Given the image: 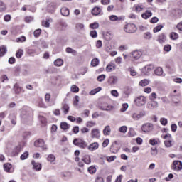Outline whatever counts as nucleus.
Masks as SVG:
<instances>
[{"label": "nucleus", "mask_w": 182, "mask_h": 182, "mask_svg": "<svg viewBox=\"0 0 182 182\" xmlns=\"http://www.w3.org/2000/svg\"><path fill=\"white\" fill-rule=\"evenodd\" d=\"M154 69V66L153 65H146L143 68V72L144 75H150V73Z\"/></svg>", "instance_id": "10"}, {"label": "nucleus", "mask_w": 182, "mask_h": 182, "mask_svg": "<svg viewBox=\"0 0 182 182\" xmlns=\"http://www.w3.org/2000/svg\"><path fill=\"white\" fill-rule=\"evenodd\" d=\"M48 11H49V12H54L55 10L56 9V4L55 3H50V4L48 5L47 7Z\"/></svg>", "instance_id": "20"}, {"label": "nucleus", "mask_w": 182, "mask_h": 182, "mask_svg": "<svg viewBox=\"0 0 182 182\" xmlns=\"http://www.w3.org/2000/svg\"><path fill=\"white\" fill-rule=\"evenodd\" d=\"M34 146L36 147H41V149H43V150H46V149H48L45 146V141L42 139H38L37 141H36L34 142Z\"/></svg>", "instance_id": "8"}, {"label": "nucleus", "mask_w": 182, "mask_h": 182, "mask_svg": "<svg viewBox=\"0 0 182 182\" xmlns=\"http://www.w3.org/2000/svg\"><path fill=\"white\" fill-rule=\"evenodd\" d=\"M41 32H42V30H41L39 28L36 30L33 33L35 38H38V36L41 35Z\"/></svg>", "instance_id": "59"}, {"label": "nucleus", "mask_w": 182, "mask_h": 182, "mask_svg": "<svg viewBox=\"0 0 182 182\" xmlns=\"http://www.w3.org/2000/svg\"><path fill=\"white\" fill-rule=\"evenodd\" d=\"M5 53H6V47L5 46H1L0 47V56L2 57L4 56V55H5Z\"/></svg>", "instance_id": "37"}, {"label": "nucleus", "mask_w": 182, "mask_h": 182, "mask_svg": "<svg viewBox=\"0 0 182 182\" xmlns=\"http://www.w3.org/2000/svg\"><path fill=\"white\" fill-rule=\"evenodd\" d=\"M90 28H91V29H97V28H99V23L95 22L91 23Z\"/></svg>", "instance_id": "45"}, {"label": "nucleus", "mask_w": 182, "mask_h": 182, "mask_svg": "<svg viewBox=\"0 0 182 182\" xmlns=\"http://www.w3.org/2000/svg\"><path fill=\"white\" fill-rule=\"evenodd\" d=\"M82 161L85 163V164H90L91 163L90 156H86L84 159H82Z\"/></svg>", "instance_id": "43"}, {"label": "nucleus", "mask_w": 182, "mask_h": 182, "mask_svg": "<svg viewBox=\"0 0 182 182\" xmlns=\"http://www.w3.org/2000/svg\"><path fill=\"white\" fill-rule=\"evenodd\" d=\"M106 79V75L105 74L100 75L97 77V80L98 82H103Z\"/></svg>", "instance_id": "49"}, {"label": "nucleus", "mask_w": 182, "mask_h": 182, "mask_svg": "<svg viewBox=\"0 0 182 182\" xmlns=\"http://www.w3.org/2000/svg\"><path fill=\"white\" fill-rule=\"evenodd\" d=\"M6 9V6L4 2L0 1V12H4Z\"/></svg>", "instance_id": "52"}, {"label": "nucleus", "mask_w": 182, "mask_h": 182, "mask_svg": "<svg viewBox=\"0 0 182 182\" xmlns=\"http://www.w3.org/2000/svg\"><path fill=\"white\" fill-rule=\"evenodd\" d=\"M168 121H167V119L166 118H161L160 119V123L162 124V126H167V123Z\"/></svg>", "instance_id": "54"}, {"label": "nucleus", "mask_w": 182, "mask_h": 182, "mask_svg": "<svg viewBox=\"0 0 182 182\" xmlns=\"http://www.w3.org/2000/svg\"><path fill=\"white\" fill-rule=\"evenodd\" d=\"M124 31L127 33H134L137 31V27L133 23H128L124 26Z\"/></svg>", "instance_id": "2"}, {"label": "nucleus", "mask_w": 182, "mask_h": 182, "mask_svg": "<svg viewBox=\"0 0 182 182\" xmlns=\"http://www.w3.org/2000/svg\"><path fill=\"white\" fill-rule=\"evenodd\" d=\"M22 119H29V114L27 113L25 110H23L21 114Z\"/></svg>", "instance_id": "40"}, {"label": "nucleus", "mask_w": 182, "mask_h": 182, "mask_svg": "<svg viewBox=\"0 0 182 182\" xmlns=\"http://www.w3.org/2000/svg\"><path fill=\"white\" fill-rule=\"evenodd\" d=\"M92 139H100V131L98 129H93L91 131Z\"/></svg>", "instance_id": "9"}, {"label": "nucleus", "mask_w": 182, "mask_h": 182, "mask_svg": "<svg viewBox=\"0 0 182 182\" xmlns=\"http://www.w3.org/2000/svg\"><path fill=\"white\" fill-rule=\"evenodd\" d=\"M70 90L73 93H77V92H79V87H77L76 85H72L71 88H70Z\"/></svg>", "instance_id": "44"}, {"label": "nucleus", "mask_w": 182, "mask_h": 182, "mask_svg": "<svg viewBox=\"0 0 182 182\" xmlns=\"http://www.w3.org/2000/svg\"><path fill=\"white\" fill-rule=\"evenodd\" d=\"M164 50L165 52H170V50H171V46L170 44L164 46Z\"/></svg>", "instance_id": "58"}, {"label": "nucleus", "mask_w": 182, "mask_h": 182, "mask_svg": "<svg viewBox=\"0 0 182 182\" xmlns=\"http://www.w3.org/2000/svg\"><path fill=\"white\" fill-rule=\"evenodd\" d=\"M103 38L105 39V41H111V39L113 38V35H112L110 32H106L103 34Z\"/></svg>", "instance_id": "25"}, {"label": "nucleus", "mask_w": 182, "mask_h": 182, "mask_svg": "<svg viewBox=\"0 0 182 182\" xmlns=\"http://www.w3.org/2000/svg\"><path fill=\"white\" fill-rule=\"evenodd\" d=\"M117 80H118L117 77L113 76L109 78V82L110 85H116V83H117Z\"/></svg>", "instance_id": "34"}, {"label": "nucleus", "mask_w": 182, "mask_h": 182, "mask_svg": "<svg viewBox=\"0 0 182 182\" xmlns=\"http://www.w3.org/2000/svg\"><path fill=\"white\" fill-rule=\"evenodd\" d=\"M90 35L91 38H97V32L96 30L91 31Z\"/></svg>", "instance_id": "57"}, {"label": "nucleus", "mask_w": 182, "mask_h": 182, "mask_svg": "<svg viewBox=\"0 0 182 182\" xmlns=\"http://www.w3.org/2000/svg\"><path fill=\"white\" fill-rule=\"evenodd\" d=\"M73 143L75 146L80 147V149H86L87 147V142L81 139H75Z\"/></svg>", "instance_id": "1"}, {"label": "nucleus", "mask_w": 182, "mask_h": 182, "mask_svg": "<svg viewBox=\"0 0 182 182\" xmlns=\"http://www.w3.org/2000/svg\"><path fill=\"white\" fill-rule=\"evenodd\" d=\"M49 22H50L49 19H47L46 21H43L42 26H45V28H49V26L50 25V23Z\"/></svg>", "instance_id": "46"}, {"label": "nucleus", "mask_w": 182, "mask_h": 182, "mask_svg": "<svg viewBox=\"0 0 182 182\" xmlns=\"http://www.w3.org/2000/svg\"><path fill=\"white\" fill-rule=\"evenodd\" d=\"M80 75H86L87 73V68L83 67L80 70Z\"/></svg>", "instance_id": "55"}, {"label": "nucleus", "mask_w": 182, "mask_h": 182, "mask_svg": "<svg viewBox=\"0 0 182 182\" xmlns=\"http://www.w3.org/2000/svg\"><path fill=\"white\" fill-rule=\"evenodd\" d=\"M153 16V13L151 11L146 10L145 13H143L141 15V17L143 19H149V18H151V16Z\"/></svg>", "instance_id": "17"}, {"label": "nucleus", "mask_w": 182, "mask_h": 182, "mask_svg": "<svg viewBox=\"0 0 182 182\" xmlns=\"http://www.w3.org/2000/svg\"><path fill=\"white\" fill-rule=\"evenodd\" d=\"M146 116V111H141L139 113L137 112H133L131 114L132 119L134 120L135 122H137L141 119V117H144Z\"/></svg>", "instance_id": "3"}, {"label": "nucleus", "mask_w": 182, "mask_h": 182, "mask_svg": "<svg viewBox=\"0 0 182 182\" xmlns=\"http://www.w3.org/2000/svg\"><path fill=\"white\" fill-rule=\"evenodd\" d=\"M146 107L149 109V110H156V109L159 108V102L157 101L151 100L147 103Z\"/></svg>", "instance_id": "7"}, {"label": "nucleus", "mask_w": 182, "mask_h": 182, "mask_svg": "<svg viewBox=\"0 0 182 182\" xmlns=\"http://www.w3.org/2000/svg\"><path fill=\"white\" fill-rule=\"evenodd\" d=\"M149 144L151 146H157V144H160V140L159 139H151L149 140Z\"/></svg>", "instance_id": "28"}, {"label": "nucleus", "mask_w": 182, "mask_h": 182, "mask_svg": "<svg viewBox=\"0 0 182 182\" xmlns=\"http://www.w3.org/2000/svg\"><path fill=\"white\" fill-rule=\"evenodd\" d=\"M129 109V105L127 103L122 105V108H121L120 112H126Z\"/></svg>", "instance_id": "61"}, {"label": "nucleus", "mask_w": 182, "mask_h": 182, "mask_svg": "<svg viewBox=\"0 0 182 182\" xmlns=\"http://www.w3.org/2000/svg\"><path fill=\"white\" fill-rule=\"evenodd\" d=\"M154 72L156 76H163V68L161 67L156 68Z\"/></svg>", "instance_id": "22"}, {"label": "nucleus", "mask_w": 182, "mask_h": 182, "mask_svg": "<svg viewBox=\"0 0 182 182\" xmlns=\"http://www.w3.org/2000/svg\"><path fill=\"white\" fill-rule=\"evenodd\" d=\"M158 42H159V43H164V42H166V41H167V37L166 36V34L164 33H161L159 36H158Z\"/></svg>", "instance_id": "15"}, {"label": "nucleus", "mask_w": 182, "mask_h": 182, "mask_svg": "<svg viewBox=\"0 0 182 182\" xmlns=\"http://www.w3.org/2000/svg\"><path fill=\"white\" fill-rule=\"evenodd\" d=\"M65 52L67 53H73V55H75L76 53V50L72 49L70 47H68L66 49H65Z\"/></svg>", "instance_id": "53"}, {"label": "nucleus", "mask_w": 182, "mask_h": 182, "mask_svg": "<svg viewBox=\"0 0 182 182\" xmlns=\"http://www.w3.org/2000/svg\"><path fill=\"white\" fill-rule=\"evenodd\" d=\"M135 134H136V132L134 131V129L130 128L128 132V136L129 137H134Z\"/></svg>", "instance_id": "39"}, {"label": "nucleus", "mask_w": 182, "mask_h": 182, "mask_svg": "<svg viewBox=\"0 0 182 182\" xmlns=\"http://www.w3.org/2000/svg\"><path fill=\"white\" fill-rule=\"evenodd\" d=\"M60 14L61 15H63V16H69V14H70L69 9L66 7H63L60 9Z\"/></svg>", "instance_id": "18"}, {"label": "nucleus", "mask_w": 182, "mask_h": 182, "mask_svg": "<svg viewBox=\"0 0 182 182\" xmlns=\"http://www.w3.org/2000/svg\"><path fill=\"white\" fill-rule=\"evenodd\" d=\"M112 132V129H110V126L107 125L103 129L104 136H110V133Z\"/></svg>", "instance_id": "19"}, {"label": "nucleus", "mask_w": 182, "mask_h": 182, "mask_svg": "<svg viewBox=\"0 0 182 182\" xmlns=\"http://www.w3.org/2000/svg\"><path fill=\"white\" fill-rule=\"evenodd\" d=\"M120 133H126L127 132V127L122 126L119 128Z\"/></svg>", "instance_id": "64"}, {"label": "nucleus", "mask_w": 182, "mask_h": 182, "mask_svg": "<svg viewBox=\"0 0 182 182\" xmlns=\"http://www.w3.org/2000/svg\"><path fill=\"white\" fill-rule=\"evenodd\" d=\"M13 90L14 91L15 95H20L21 92H22V87H19V85L16 83L14 85Z\"/></svg>", "instance_id": "13"}, {"label": "nucleus", "mask_w": 182, "mask_h": 182, "mask_svg": "<svg viewBox=\"0 0 182 182\" xmlns=\"http://www.w3.org/2000/svg\"><path fill=\"white\" fill-rule=\"evenodd\" d=\"M32 21H33V16H26L25 17V22H26L27 23H29V22H32Z\"/></svg>", "instance_id": "62"}, {"label": "nucleus", "mask_w": 182, "mask_h": 182, "mask_svg": "<svg viewBox=\"0 0 182 182\" xmlns=\"http://www.w3.org/2000/svg\"><path fill=\"white\" fill-rule=\"evenodd\" d=\"M47 160L50 163L53 164L55 162V160H56V157L53 154H49L47 157Z\"/></svg>", "instance_id": "31"}, {"label": "nucleus", "mask_w": 182, "mask_h": 182, "mask_svg": "<svg viewBox=\"0 0 182 182\" xmlns=\"http://www.w3.org/2000/svg\"><path fill=\"white\" fill-rule=\"evenodd\" d=\"M101 11H102V9H100V8L95 7L92 10V15H95L96 16L99 15Z\"/></svg>", "instance_id": "29"}, {"label": "nucleus", "mask_w": 182, "mask_h": 182, "mask_svg": "<svg viewBox=\"0 0 182 182\" xmlns=\"http://www.w3.org/2000/svg\"><path fill=\"white\" fill-rule=\"evenodd\" d=\"M101 110H105L106 112H110V110H113L114 107L112 105H107V107H100Z\"/></svg>", "instance_id": "35"}, {"label": "nucleus", "mask_w": 182, "mask_h": 182, "mask_svg": "<svg viewBox=\"0 0 182 182\" xmlns=\"http://www.w3.org/2000/svg\"><path fill=\"white\" fill-rule=\"evenodd\" d=\"M116 159H117V156H111L107 157V160L109 163H112V161H114Z\"/></svg>", "instance_id": "50"}, {"label": "nucleus", "mask_w": 182, "mask_h": 182, "mask_svg": "<svg viewBox=\"0 0 182 182\" xmlns=\"http://www.w3.org/2000/svg\"><path fill=\"white\" fill-rule=\"evenodd\" d=\"M29 156V152L26 151L21 156V160H26Z\"/></svg>", "instance_id": "51"}, {"label": "nucleus", "mask_w": 182, "mask_h": 182, "mask_svg": "<svg viewBox=\"0 0 182 182\" xmlns=\"http://www.w3.org/2000/svg\"><path fill=\"white\" fill-rule=\"evenodd\" d=\"M4 170L6 173H12V164L7 163L4 164Z\"/></svg>", "instance_id": "14"}, {"label": "nucleus", "mask_w": 182, "mask_h": 182, "mask_svg": "<svg viewBox=\"0 0 182 182\" xmlns=\"http://www.w3.org/2000/svg\"><path fill=\"white\" fill-rule=\"evenodd\" d=\"M87 127H93V126H96V122L93 121H89L86 124Z\"/></svg>", "instance_id": "60"}, {"label": "nucleus", "mask_w": 182, "mask_h": 182, "mask_svg": "<svg viewBox=\"0 0 182 182\" xmlns=\"http://www.w3.org/2000/svg\"><path fill=\"white\" fill-rule=\"evenodd\" d=\"M128 70L130 72L131 76H136V75H137V72H136V70L133 68H129Z\"/></svg>", "instance_id": "47"}, {"label": "nucleus", "mask_w": 182, "mask_h": 182, "mask_svg": "<svg viewBox=\"0 0 182 182\" xmlns=\"http://www.w3.org/2000/svg\"><path fill=\"white\" fill-rule=\"evenodd\" d=\"M109 151L111 153H113L114 154H116V153H117V151H119V149H117V144H112L110 149H109Z\"/></svg>", "instance_id": "24"}, {"label": "nucleus", "mask_w": 182, "mask_h": 182, "mask_svg": "<svg viewBox=\"0 0 182 182\" xmlns=\"http://www.w3.org/2000/svg\"><path fill=\"white\" fill-rule=\"evenodd\" d=\"M116 69V64L114 63H109L106 67L107 72H112Z\"/></svg>", "instance_id": "21"}, {"label": "nucleus", "mask_w": 182, "mask_h": 182, "mask_svg": "<svg viewBox=\"0 0 182 182\" xmlns=\"http://www.w3.org/2000/svg\"><path fill=\"white\" fill-rule=\"evenodd\" d=\"M31 164L33 165V168H34V170L36 171H40V170H42V165L40 163L32 161Z\"/></svg>", "instance_id": "11"}, {"label": "nucleus", "mask_w": 182, "mask_h": 182, "mask_svg": "<svg viewBox=\"0 0 182 182\" xmlns=\"http://www.w3.org/2000/svg\"><path fill=\"white\" fill-rule=\"evenodd\" d=\"M99 65V60L97 58H94L91 61V66L93 68Z\"/></svg>", "instance_id": "36"}, {"label": "nucleus", "mask_w": 182, "mask_h": 182, "mask_svg": "<svg viewBox=\"0 0 182 182\" xmlns=\"http://www.w3.org/2000/svg\"><path fill=\"white\" fill-rule=\"evenodd\" d=\"M134 102L136 106L141 107V106H144V105H146L147 100L144 96H140L136 98Z\"/></svg>", "instance_id": "6"}, {"label": "nucleus", "mask_w": 182, "mask_h": 182, "mask_svg": "<svg viewBox=\"0 0 182 182\" xmlns=\"http://www.w3.org/2000/svg\"><path fill=\"white\" fill-rule=\"evenodd\" d=\"M143 53L141 51L135 50L132 53V58L135 60L140 59Z\"/></svg>", "instance_id": "12"}, {"label": "nucleus", "mask_w": 182, "mask_h": 182, "mask_svg": "<svg viewBox=\"0 0 182 182\" xmlns=\"http://www.w3.org/2000/svg\"><path fill=\"white\" fill-rule=\"evenodd\" d=\"M172 170L175 171H180L182 170V162L181 161H173L171 165Z\"/></svg>", "instance_id": "5"}, {"label": "nucleus", "mask_w": 182, "mask_h": 182, "mask_svg": "<svg viewBox=\"0 0 182 182\" xmlns=\"http://www.w3.org/2000/svg\"><path fill=\"white\" fill-rule=\"evenodd\" d=\"M99 149V144L97 142H94L88 146V150L90 151H93L95 150H97Z\"/></svg>", "instance_id": "16"}, {"label": "nucleus", "mask_w": 182, "mask_h": 182, "mask_svg": "<svg viewBox=\"0 0 182 182\" xmlns=\"http://www.w3.org/2000/svg\"><path fill=\"white\" fill-rule=\"evenodd\" d=\"M163 25H159L156 27L154 28L153 31L154 33H156V32H160L161 29H163Z\"/></svg>", "instance_id": "42"}, {"label": "nucleus", "mask_w": 182, "mask_h": 182, "mask_svg": "<svg viewBox=\"0 0 182 182\" xmlns=\"http://www.w3.org/2000/svg\"><path fill=\"white\" fill-rule=\"evenodd\" d=\"M69 105L65 104V102H63L62 110H63L64 114H68L69 113Z\"/></svg>", "instance_id": "23"}, {"label": "nucleus", "mask_w": 182, "mask_h": 182, "mask_svg": "<svg viewBox=\"0 0 182 182\" xmlns=\"http://www.w3.org/2000/svg\"><path fill=\"white\" fill-rule=\"evenodd\" d=\"M149 97L150 100H154L157 97V94H156V92H152Z\"/></svg>", "instance_id": "63"}, {"label": "nucleus", "mask_w": 182, "mask_h": 182, "mask_svg": "<svg viewBox=\"0 0 182 182\" xmlns=\"http://www.w3.org/2000/svg\"><path fill=\"white\" fill-rule=\"evenodd\" d=\"M88 171L90 174H95V173H96V168L95 166H90L88 168Z\"/></svg>", "instance_id": "56"}, {"label": "nucleus", "mask_w": 182, "mask_h": 182, "mask_svg": "<svg viewBox=\"0 0 182 182\" xmlns=\"http://www.w3.org/2000/svg\"><path fill=\"white\" fill-rule=\"evenodd\" d=\"M23 55V50L19 49L18 52L16 53V57L18 59H20V58H22V55Z\"/></svg>", "instance_id": "41"}, {"label": "nucleus", "mask_w": 182, "mask_h": 182, "mask_svg": "<svg viewBox=\"0 0 182 182\" xmlns=\"http://www.w3.org/2000/svg\"><path fill=\"white\" fill-rule=\"evenodd\" d=\"M60 127L63 130H68L70 127V125L67 122H61Z\"/></svg>", "instance_id": "30"}, {"label": "nucleus", "mask_w": 182, "mask_h": 182, "mask_svg": "<svg viewBox=\"0 0 182 182\" xmlns=\"http://www.w3.org/2000/svg\"><path fill=\"white\" fill-rule=\"evenodd\" d=\"M16 42H18V43L26 42V37L23 36L21 37L17 38L16 40Z\"/></svg>", "instance_id": "48"}, {"label": "nucleus", "mask_w": 182, "mask_h": 182, "mask_svg": "<svg viewBox=\"0 0 182 182\" xmlns=\"http://www.w3.org/2000/svg\"><path fill=\"white\" fill-rule=\"evenodd\" d=\"M169 38L171 39V41H177V39H178V33L176 32H171L169 35Z\"/></svg>", "instance_id": "26"}, {"label": "nucleus", "mask_w": 182, "mask_h": 182, "mask_svg": "<svg viewBox=\"0 0 182 182\" xmlns=\"http://www.w3.org/2000/svg\"><path fill=\"white\" fill-rule=\"evenodd\" d=\"M172 102L176 106H180V105H181V100H180V99L177 98L176 96L172 97Z\"/></svg>", "instance_id": "27"}, {"label": "nucleus", "mask_w": 182, "mask_h": 182, "mask_svg": "<svg viewBox=\"0 0 182 182\" xmlns=\"http://www.w3.org/2000/svg\"><path fill=\"white\" fill-rule=\"evenodd\" d=\"M149 83H150V80L147 79H144L139 82V85L144 87V86H147Z\"/></svg>", "instance_id": "32"}, {"label": "nucleus", "mask_w": 182, "mask_h": 182, "mask_svg": "<svg viewBox=\"0 0 182 182\" xmlns=\"http://www.w3.org/2000/svg\"><path fill=\"white\" fill-rule=\"evenodd\" d=\"M154 129V125L151 123H145L141 126V130L144 133H150Z\"/></svg>", "instance_id": "4"}, {"label": "nucleus", "mask_w": 182, "mask_h": 182, "mask_svg": "<svg viewBox=\"0 0 182 182\" xmlns=\"http://www.w3.org/2000/svg\"><path fill=\"white\" fill-rule=\"evenodd\" d=\"M102 90V87H99L96 89H94L90 92V95H96V93H98V92H100Z\"/></svg>", "instance_id": "38"}, {"label": "nucleus", "mask_w": 182, "mask_h": 182, "mask_svg": "<svg viewBox=\"0 0 182 182\" xmlns=\"http://www.w3.org/2000/svg\"><path fill=\"white\" fill-rule=\"evenodd\" d=\"M54 65L55 66H58V67L62 66V65H63V60L60 58H58L54 61Z\"/></svg>", "instance_id": "33"}]
</instances>
